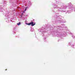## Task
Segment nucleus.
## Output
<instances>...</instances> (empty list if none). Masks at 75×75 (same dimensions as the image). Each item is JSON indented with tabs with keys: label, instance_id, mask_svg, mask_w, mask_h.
I'll return each instance as SVG.
<instances>
[{
	"label": "nucleus",
	"instance_id": "f257e3e1",
	"mask_svg": "<svg viewBox=\"0 0 75 75\" xmlns=\"http://www.w3.org/2000/svg\"><path fill=\"white\" fill-rule=\"evenodd\" d=\"M35 24V23H34H34L33 22H31L28 24V25H31L32 26H34V25Z\"/></svg>",
	"mask_w": 75,
	"mask_h": 75
},
{
	"label": "nucleus",
	"instance_id": "f03ea898",
	"mask_svg": "<svg viewBox=\"0 0 75 75\" xmlns=\"http://www.w3.org/2000/svg\"><path fill=\"white\" fill-rule=\"evenodd\" d=\"M21 24V23L20 22H19L18 23H17V24L18 25H20Z\"/></svg>",
	"mask_w": 75,
	"mask_h": 75
},
{
	"label": "nucleus",
	"instance_id": "7ed1b4c3",
	"mask_svg": "<svg viewBox=\"0 0 75 75\" xmlns=\"http://www.w3.org/2000/svg\"><path fill=\"white\" fill-rule=\"evenodd\" d=\"M27 8H25V11H26V10H27Z\"/></svg>",
	"mask_w": 75,
	"mask_h": 75
},
{
	"label": "nucleus",
	"instance_id": "20e7f679",
	"mask_svg": "<svg viewBox=\"0 0 75 75\" xmlns=\"http://www.w3.org/2000/svg\"><path fill=\"white\" fill-rule=\"evenodd\" d=\"M29 3L30 4H31V2H29Z\"/></svg>",
	"mask_w": 75,
	"mask_h": 75
},
{
	"label": "nucleus",
	"instance_id": "39448f33",
	"mask_svg": "<svg viewBox=\"0 0 75 75\" xmlns=\"http://www.w3.org/2000/svg\"><path fill=\"white\" fill-rule=\"evenodd\" d=\"M23 13H22V15H21V17L22 16V15H23Z\"/></svg>",
	"mask_w": 75,
	"mask_h": 75
},
{
	"label": "nucleus",
	"instance_id": "423d86ee",
	"mask_svg": "<svg viewBox=\"0 0 75 75\" xmlns=\"http://www.w3.org/2000/svg\"><path fill=\"white\" fill-rule=\"evenodd\" d=\"M24 13V12H23V13Z\"/></svg>",
	"mask_w": 75,
	"mask_h": 75
},
{
	"label": "nucleus",
	"instance_id": "0eeeda50",
	"mask_svg": "<svg viewBox=\"0 0 75 75\" xmlns=\"http://www.w3.org/2000/svg\"><path fill=\"white\" fill-rule=\"evenodd\" d=\"M31 31H32L31 30Z\"/></svg>",
	"mask_w": 75,
	"mask_h": 75
}]
</instances>
